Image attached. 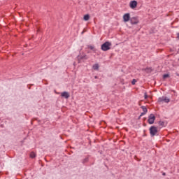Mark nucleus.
<instances>
[{
	"instance_id": "1",
	"label": "nucleus",
	"mask_w": 179,
	"mask_h": 179,
	"mask_svg": "<svg viewBox=\"0 0 179 179\" xmlns=\"http://www.w3.org/2000/svg\"><path fill=\"white\" fill-rule=\"evenodd\" d=\"M111 45H113L111 42L106 41L101 45V50H102V51H108L111 50Z\"/></svg>"
},
{
	"instance_id": "2",
	"label": "nucleus",
	"mask_w": 179,
	"mask_h": 179,
	"mask_svg": "<svg viewBox=\"0 0 179 179\" xmlns=\"http://www.w3.org/2000/svg\"><path fill=\"white\" fill-rule=\"evenodd\" d=\"M150 136H156V134H157V127L155 126H151L149 129Z\"/></svg>"
},
{
	"instance_id": "3",
	"label": "nucleus",
	"mask_w": 179,
	"mask_h": 179,
	"mask_svg": "<svg viewBox=\"0 0 179 179\" xmlns=\"http://www.w3.org/2000/svg\"><path fill=\"white\" fill-rule=\"evenodd\" d=\"M156 120V116H155V115L153 113H151L149 116H148V124H150V125H152V124H155V120Z\"/></svg>"
},
{
	"instance_id": "4",
	"label": "nucleus",
	"mask_w": 179,
	"mask_h": 179,
	"mask_svg": "<svg viewBox=\"0 0 179 179\" xmlns=\"http://www.w3.org/2000/svg\"><path fill=\"white\" fill-rule=\"evenodd\" d=\"M136 6H138V1L135 0L130 1L129 7L131 8V9H135Z\"/></svg>"
},
{
	"instance_id": "5",
	"label": "nucleus",
	"mask_w": 179,
	"mask_h": 179,
	"mask_svg": "<svg viewBox=\"0 0 179 179\" xmlns=\"http://www.w3.org/2000/svg\"><path fill=\"white\" fill-rule=\"evenodd\" d=\"M123 20L124 22H129L131 20V14L129 13H127L123 15Z\"/></svg>"
},
{
	"instance_id": "6",
	"label": "nucleus",
	"mask_w": 179,
	"mask_h": 179,
	"mask_svg": "<svg viewBox=\"0 0 179 179\" xmlns=\"http://www.w3.org/2000/svg\"><path fill=\"white\" fill-rule=\"evenodd\" d=\"M130 22L132 24H138V23H139V20H138L137 17H132L130 18Z\"/></svg>"
},
{
	"instance_id": "7",
	"label": "nucleus",
	"mask_w": 179,
	"mask_h": 179,
	"mask_svg": "<svg viewBox=\"0 0 179 179\" xmlns=\"http://www.w3.org/2000/svg\"><path fill=\"white\" fill-rule=\"evenodd\" d=\"M61 96L64 97V99H69V97H71V95L69 94V92L64 91L62 92Z\"/></svg>"
},
{
	"instance_id": "8",
	"label": "nucleus",
	"mask_w": 179,
	"mask_h": 179,
	"mask_svg": "<svg viewBox=\"0 0 179 179\" xmlns=\"http://www.w3.org/2000/svg\"><path fill=\"white\" fill-rule=\"evenodd\" d=\"M89 57H87V55H78V61H83L87 59Z\"/></svg>"
},
{
	"instance_id": "9",
	"label": "nucleus",
	"mask_w": 179,
	"mask_h": 179,
	"mask_svg": "<svg viewBox=\"0 0 179 179\" xmlns=\"http://www.w3.org/2000/svg\"><path fill=\"white\" fill-rule=\"evenodd\" d=\"M142 71L146 72V73H152V67H147L145 69H142Z\"/></svg>"
},
{
	"instance_id": "10",
	"label": "nucleus",
	"mask_w": 179,
	"mask_h": 179,
	"mask_svg": "<svg viewBox=\"0 0 179 179\" xmlns=\"http://www.w3.org/2000/svg\"><path fill=\"white\" fill-rule=\"evenodd\" d=\"M83 19L85 22H87L90 19V15L89 14L85 15Z\"/></svg>"
},
{
	"instance_id": "11",
	"label": "nucleus",
	"mask_w": 179,
	"mask_h": 179,
	"mask_svg": "<svg viewBox=\"0 0 179 179\" xmlns=\"http://www.w3.org/2000/svg\"><path fill=\"white\" fill-rule=\"evenodd\" d=\"M87 48H90V50H93L94 52H96V51H97V50L96 48H94V46H93V45H89L87 46Z\"/></svg>"
},
{
	"instance_id": "12",
	"label": "nucleus",
	"mask_w": 179,
	"mask_h": 179,
	"mask_svg": "<svg viewBox=\"0 0 179 179\" xmlns=\"http://www.w3.org/2000/svg\"><path fill=\"white\" fill-rule=\"evenodd\" d=\"M158 124H159V125H160L161 127H166V122H163V121H162V120L159 121Z\"/></svg>"
},
{
	"instance_id": "13",
	"label": "nucleus",
	"mask_w": 179,
	"mask_h": 179,
	"mask_svg": "<svg viewBox=\"0 0 179 179\" xmlns=\"http://www.w3.org/2000/svg\"><path fill=\"white\" fill-rule=\"evenodd\" d=\"M141 108H142L143 113H148V108H146V106H141Z\"/></svg>"
},
{
	"instance_id": "14",
	"label": "nucleus",
	"mask_w": 179,
	"mask_h": 179,
	"mask_svg": "<svg viewBox=\"0 0 179 179\" xmlns=\"http://www.w3.org/2000/svg\"><path fill=\"white\" fill-rule=\"evenodd\" d=\"M99 64H95L93 65V69H94L95 71H97L99 69Z\"/></svg>"
},
{
	"instance_id": "15",
	"label": "nucleus",
	"mask_w": 179,
	"mask_h": 179,
	"mask_svg": "<svg viewBox=\"0 0 179 179\" xmlns=\"http://www.w3.org/2000/svg\"><path fill=\"white\" fill-rule=\"evenodd\" d=\"M89 162V157L85 158L84 159H83V164H85V163H87Z\"/></svg>"
},
{
	"instance_id": "16",
	"label": "nucleus",
	"mask_w": 179,
	"mask_h": 179,
	"mask_svg": "<svg viewBox=\"0 0 179 179\" xmlns=\"http://www.w3.org/2000/svg\"><path fill=\"white\" fill-rule=\"evenodd\" d=\"M30 157H31V159H34V157H36V152H31L30 153Z\"/></svg>"
},
{
	"instance_id": "17",
	"label": "nucleus",
	"mask_w": 179,
	"mask_h": 179,
	"mask_svg": "<svg viewBox=\"0 0 179 179\" xmlns=\"http://www.w3.org/2000/svg\"><path fill=\"white\" fill-rule=\"evenodd\" d=\"M162 101H164V96L158 99V103H162Z\"/></svg>"
},
{
	"instance_id": "18",
	"label": "nucleus",
	"mask_w": 179,
	"mask_h": 179,
	"mask_svg": "<svg viewBox=\"0 0 179 179\" xmlns=\"http://www.w3.org/2000/svg\"><path fill=\"white\" fill-rule=\"evenodd\" d=\"M164 103H170V99L167 98L166 96L164 97Z\"/></svg>"
},
{
	"instance_id": "19",
	"label": "nucleus",
	"mask_w": 179,
	"mask_h": 179,
	"mask_svg": "<svg viewBox=\"0 0 179 179\" xmlns=\"http://www.w3.org/2000/svg\"><path fill=\"white\" fill-rule=\"evenodd\" d=\"M167 78H170L169 74H164L163 75V79H167Z\"/></svg>"
},
{
	"instance_id": "20",
	"label": "nucleus",
	"mask_w": 179,
	"mask_h": 179,
	"mask_svg": "<svg viewBox=\"0 0 179 179\" xmlns=\"http://www.w3.org/2000/svg\"><path fill=\"white\" fill-rule=\"evenodd\" d=\"M136 81V79H133L132 81H131V85H135Z\"/></svg>"
},
{
	"instance_id": "21",
	"label": "nucleus",
	"mask_w": 179,
	"mask_h": 179,
	"mask_svg": "<svg viewBox=\"0 0 179 179\" xmlns=\"http://www.w3.org/2000/svg\"><path fill=\"white\" fill-rule=\"evenodd\" d=\"M146 115V113H145V112L141 113V115H140V116H139V118H140L141 117H143V115Z\"/></svg>"
},
{
	"instance_id": "22",
	"label": "nucleus",
	"mask_w": 179,
	"mask_h": 179,
	"mask_svg": "<svg viewBox=\"0 0 179 179\" xmlns=\"http://www.w3.org/2000/svg\"><path fill=\"white\" fill-rule=\"evenodd\" d=\"M148 94L145 92L144 94V99L146 100V99H148Z\"/></svg>"
},
{
	"instance_id": "23",
	"label": "nucleus",
	"mask_w": 179,
	"mask_h": 179,
	"mask_svg": "<svg viewBox=\"0 0 179 179\" xmlns=\"http://www.w3.org/2000/svg\"><path fill=\"white\" fill-rule=\"evenodd\" d=\"M98 78H99V77H97V76H94V79H98Z\"/></svg>"
},
{
	"instance_id": "24",
	"label": "nucleus",
	"mask_w": 179,
	"mask_h": 179,
	"mask_svg": "<svg viewBox=\"0 0 179 179\" xmlns=\"http://www.w3.org/2000/svg\"><path fill=\"white\" fill-rule=\"evenodd\" d=\"M178 38H179V33L177 34Z\"/></svg>"
},
{
	"instance_id": "25",
	"label": "nucleus",
	"mask_w": 179,
	"mask_h": 179,
	"mask_svg": "<svg viewBox=\"0 0 179 179\" xmlns=\"http://www.w3.org/2000/svg\"><path fill=\"white\" fill-rule=\"evenodd\" d=\"M162 176H166V173H162Z\"/></svg>"
},
{
	"instance_id": "26",
	"label": "nucleus",
	"mask_w": 179,
	"mask_h": 179,
	"mask_svg": "<svg viewBox=\"0 0 179 179\" xmlns=\"http://www.w3.org/2000/svg\"><path fill=\"white\" fill-rule=\"evenodd\" d=\"M178 61H179V58H178Z\"/></svg>"
}]
</instances>
